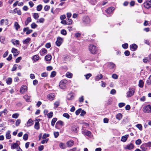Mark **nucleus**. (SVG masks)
Returning <instances> with one entry per match:
<instances>
[{
	"label": "nucleus",
	"instance_id": "1",
	"mask_svg": "<svg viewBox=\"0 0 151 151\" xmlns=\"http://www.w3.org/2000/svg\"><path fill=\"white\" fill-rule=\"evenodd\" d=\"M91 22V19L88 16H84L82 19V23L84 26L88 25Z\"/></svg>",
	"mask_w": 151,
	"mask_h": 151
},
{
	"label": "nucleus",
	"instance_id": "2",
	"mask_svg": "<svg viewBox=\"0 0 151 151\" xmlns=\"http://www.w3.org/2000/svg\"><path fill=\"white\" fill-rule=\"evenodd\" d=\"M88 50L91 53L95 54L97 52V48L96 46L93 45H90L88 46Z\"/></svg>",
	"mask_w": 151,
	"mask_h": 151
},
{
	"label": "nucleus",
	"instance_id": "3",
	"mask_svg": "<svg viewBox=\"0 0 151 151\" xmlns=\"http://www.w3.org/2000/svg\"><path fill=\"white\" fill-rule=\"evenodd\" d=\"M135 92V89L134 88H129L128 91L127 93V97H130L133 96Z\"/></svg>",
	"mask_w": 151,
	"mask_h": 151
},
{
	"label": "nucleus",
	"instance_id": "4",
	"mask_svg": "<svg viewBox=\"0 0 151 151\" xmlns=\"http://www.w3.org/2000/svg\"><path fill=\"white\" fill-rule=\"evenodd\" d=\"M67 81L66 80H63L61 81L59 83V86L62 89H64L66 87V85Z\"/></svg>",
	"mask_w": 151,
	"mask_h": 151
},
{
	"label": "nucleus",
	"instance_id": "5",
	"mask_svg": "<svg viewBox=\"0 0 151 151\" xmlns=\"http://www.w3.org/2000/svg\"><path fill=\"white\" fill-rule=\"evenodd\" d=\"M143 111L145 113H151V106L150 105L143 107Z\"/></svg>",
	"mask_w": 151,
	"mask_h": 151
},
{
	"label": "nucleus",
	"instance_id": "6",
	"mask_svg": "<svg viewBox=\"0 0 151 151\" xmlns=\"http://www.w3.org/2000/svg\"><path fill=\"white\" fill-rule=\"evenodd\" d=\"M63 42V39L58 36L57 37L55 43L57 46L59 47L60 46Z\"/></svg>",
	"mask_w": 151,
	"mask_h": 151
},
{
	"label": "nucleus",
	"instance_id": "7",
	"mask_svg": "<svg viewBox=\"0 0 151 151\" xmlns=\"http://www.w3.org/2000/svg\"><path fill=\"white\" fill-rule=\"evenodd\" d=\"M144 7L147 9L151 7V0H147L144 3Z\"/></svg>",
	"mask_w": 151,
	"mask_h": 151
},
{
	"label": "nucleus",
	"instance_id": "8",
	"mask_svg": "<svg viewBox=\"0 0 151 151\" xmlns=\"http://www.w3.org/2000/svg\"><path fill=\"white\" fill-rule=\"evenodd\" d=\"M27 90V87L26 86H22L21 88L20 92L21 93H24Z\"/></svg>",
	"mask_w": 151,
	"mask_h": 151
},
{
	"label": "nucleus",
	"instance_id": "9",
	"mask_svg": "<svg viewBox=\"0 0 151 151\" xmlns=\"http://www.w3.org/2000/svg\"><path fill=\"white\" fill-rule=\"evenodd\" d=\"M55 94L53 93H50L47 96V98L50 101L53 100L55 98Z\"/></svg>",
	"mask_w": 151,
	"mask_h": 151
},
{
	"label": "nucleus",
	"instance_id": "10",
	"mask_svg": "<svg viewBox=\"0 0 151 151\" xmlns=\"http://www.w3.org/2000/svg\"><path fill=\"white\" fill-rule=\"evenodd\" d=\"M33 30L32 29H29L28 27L25 28L23 29L24 32H26V34L28 35L32 32Z\"/></svg>",
	"mask_w": 151,
	"mask_h": 151
},
{
	"label": "nucleus",
	"instance_id": "11",
	"mask_svg": "<svg viewBox=\"0 0 151 151\" xmlns=\"http://www.w3.org/2000/svg\"><path fill=\"white\" fill-rule=\"evenodd\" d=\"M33 121L31 119H30L28 120L27 122L26 126L27 127H29L32 126L33 124Z\"/></svg>",
	"mask_w": 151,
	"mask_h": 151
},
{
	"label": "nucleus",
	"instance_id": "12",
	"mask_svg": "<svg viewBox=\"0 0 151 151\" xmlns=\"http://www.w3.org/2000/svg\"><path fill=\"white\" fill-rule=\"evenodd\" d=\"M0 24L1 25L4 24L5 25L8 24V21L7 19H2L1 20Z\"/></svg>",
	"mask_w": 151,
	"mask_h": 151
},
{
	"label": "nucleus",
	"instance_id": "13",
	"mask_svg": "<svg viewBox=\"0 0 151 151\" xmlns=\"http://www.w3.org/2000/svg\"><path fill=\"white\" fill-rule=\"evenodd\" d=\"M130 49L132 51H135L137 47V45L135 44H133L130 46Z\"/></svg>",
	"mask_w": 151,
	"mask_h": 151
},
{
	"label": "nucleus",
	"instance_id": "14",
	"mask_svg": "<svg viewBox=\"0 0 151 151\" xmlns=\"http://www.w3.org/2000/svg\"><path fill=\"white\" fill-rule=\"evenodd\" d=\"M12 52L13 53L14 56H17L19 54V52L16 49L13 48L12 50Z\"/></svg>",
	"mask_w": 151,
	"mask_h": 151
},
{
	"label": "nucleus",
	"instance_id": "15",
	"mask_svg": "<svg viewBox=\"0 0 151 151\" xmlns=\"http://www.w3.org/2000/svg\"><path fill=\"white\" fill-rule=\"evenodd\" d=\"M47 50L45 48H43L40 51V54L41 55L43 56L47 53Z\"/></svg>",
	"mask_w": 151,
	"mask_h": 151
},
{
	"label": "nucleus",
	"instance_id": "16",
	"mask_svg": "<svg viewBox=\"0 0 151 151\" xmlns=\"http://www.w3.org/2000/svg\"><path fill=\"white\" fill-rule=\"evenodd\" d=\"M114 10V7H110L108 8L107 10H106V12L108 14L111 13L113 12Z\"/></svg>",
	"mask_w": 151,
	"mask_h": 151
},
{
	"label": "nucleus",
	"instance_id": "17",
	"mask_svg": "<svg viewBox=\"0 0 151 151\" xmlns=\"http://www.w3.org/2000/svg\"><path fill=\"white\" fill-rule=\"evenodd\" d=\"M108 66L109 68L110 69H113L116 67L115 64L112 63H108Z\"/></svg>",
	"mask_w": 151,
	"mask_h": 151
},
{
	"label": "nucleus",
	"instance_id": "18",
	"mask_svg": "<svg viewBox=\"0 0 151 151\" xmlns=\"http://www.w3.org/2000/svg\"><path fill=\"white\" fill-rule=\"evenodd\" d=\"M140 148L143 151H147V147L146 146V145L144 144L140 146Z\"/></svg>",
	"mask_w": 151,
	"mask_h": 151
},
{
	"label": "nucleus",
	"instance_id": "19",
	"mask_svg": "<svg viewBox=\"0 0 151 151\" xmlns=\"http://www.w3.org/2000/svg\"><path fill=\"white\" fill-rule=\"evenodd\" d=\"M134 146L132 143H130L129 145H128L125 148L126 149H128V150H131L133 149L134 147Z\"/></svg>",
	"mask_w": 151,
	"mask_h": 151
},
{
	"label": "nucleus",
	"instance_id": "20",
	"mask_svg": "<svg viewBox=\"0 0 151 151\" xmlns=\"http://www.w3.org/2000/svg\"><path fill=\"white\" fill-rule=\"evenodd\" d=\"M129 135L127 134L124 136H123L121 138V140L123 142H124L126 141L128 137H129Z\"/></svg>",
	"mask_w": 151,
	"mask_h": 151
},
{
	"label": "nucleus",
	"instance_id": "21",
	"mask_svg": "<svg viewBox=\"0 0 151 151\" xmlns=\"http://www.w3.org/2000/svg\"><path fill=\"white\" fill-rule=\"evenodd\" d=\"M39 59V57L37 55H35L33 56L32 59L34 62H36Z\"/></svg>",
	"mask_w": 151,
	"mask_h": 151
},
{
	"label": "nucleus",
	"instance_id": "22",
	"mask_svg": "<svg viewBox=\"0 0 151 151\" xmlns=\"http://www.w3.org/2000/svg\"><path fill=\"white\" fill-rule=\"evenodd\" d=\"M74 142V141L73 140H69L67 143V145L68 147H71L73 145Z\"/></svg>",
	"mask_w": 151,
	"mask_h": 151
},
{
	"label": "nucleus",
	"instance_id": "23",
	"mask_svg": "<svg viewBox=\"0 0 151 151\" xmlns=\"http://www.w3.org/2000/svg\"><path fill=\"white\" fill-rule=\"evenodd\" d=\"M78 129V127L76 125H73L71 127L72 130L73 132H77Z\"/></svg>",
	"mask_w": 151,
	"mask_h": 151
},
{
	"label": "nucleus",
	"instance_id": "24",
	"mask_svg": "<svg viewBox=\"0 0 151 151\" xmlns=\"http://www.w3.org/2000/svg\"><path fill=\"white\" fill-rule=\"evenodd\" d=\"M31 40L30 38L28 37L22 41L23 43L24 44H28Z\"/></svg>",
	"mask_w": 151,
	"mask_h": 151
},
{
	"label": "nucleus",
	"instance_id": "25",
	"mask_svg": "<svg viewBox=\"0 0 151 151\" xmlns=\"http://www.w3.org/2000/svg\"><path fill=\"white\" fill-rule=\"evenodd\" d=\"M12 43L14 45H17L19 44V41L18 40H11Z\"/></svg>",
	"mask_w": 151,
	"mask_h": 151
},
{
	"label": "nucleus",
	"instance_id": "26",
	"mask_svg": "<svg viewBox=\"0 0 151 151\" xmlns=\"http://www.w3.org/2000/svg\"><path fill=\"white\" fill-rule=\"evenodd\" d=\"M19 146V145L17 143H15L11 145V148L12 149H15L16 148H17Z\"/></svg>",
	"mask_w": 151,
	"mask_h": 151
},
{
	"label": "nucleus",
	"instance_id": "27",
	"mask_svg": "<svg viewBox=\"0 0 151 151\" xmlns=\"http://www.w3.org/2000/svg\"><path fill=\"white\" fill-rule=\"evenodd\" d=\"M45 59L47 61H50L51 60L52 56L50 55H47L45 56Z\"/></svg>",
	"mask_w": 151,
	"mask_h": 151
},
{
	"label": "nucleus",
	"instance_id": "28",
	"mask_svg": "<svg viewBox=\"0 0 151 151\" xmlns=\"http://www.w3.org/2000/svg\"><path fill=\"white\" fill-rule=\"evenodd\" d=\"M11 132L10 131H8L6 134V138L8 139H9L11 138V135L10 134Z\"/></svg>",
	"mask_w": 151,
	"mask_h": 151
},
{
	"label": "nucleus",
	"instance_id": "29",
	"mask_svg": "<svg viewBox=\"0 0 151 151\" xmlns=\"http://www.w3.org/2000/svg\"><path fill=\"white\" fill-rule=\"evenodd\" d=\"M34 128L37 130H38L40 129V124L39 122H35L34 125Z\"/></svg>",
	"mask_w": 151,
	"mask_h": 151
},
{
	"label": "nucleus",
	"instance_id": "30",
	"mask_svg": "<svg viewBox=\"0 0 151 151\" xmlns=\"http://www.w3.org/2000/svg\"><path fill=\"white\" fill-rule=\"evenodd\" d=\"M103 78V76L101 74H99L97 75L95 79V80L96 81H98L100 79H101Z\"/></svg>",
	"mask_w": 151,
	"mask_h": 151
},
{
	"label": "nucleus",
	"instance_id": "31",
	"mask_svg": "<svg viewBox=\"0 0 151 151\" xmlns=\"http://www.w3.org/2000/svg\"><path fill=\"white\" fill-rule=\"evenodd\" d=\"M24 98L25 99L27 102H30V96H29L28 95H26L24 96Z\"/></svg>",
	"mask_w": 151,
	"mask_h": 151
},
{
	"label": "nucleus",
	"instance_id": "32",
	"mask_svg": "<svg viewBox=\"0 0 151 151\" xmlns=\"http://www.w3.org/2000/svg\"><path fill=\"white\" fill-rule=\"evenodd\" d=\"M74 96L73 95L71 94H69L67 96V99L69 100H72L73 99Z\"/></svg>",
	"mask_w": 151,
	"mask_h": 151
},
{
	"label": "nucleus",
	"instance_id": "33",
	"mask_svg": "<svg viewBox=\"0 0 151 151\" xmlns=\"http://www.w3.org/2000/svg\"><path fill=\"white\" fill-rule=\"evenodd\" d=\"M144 82L142 80H140L139 82V86L140 88H142L144 86Z\"/></svg>",
	"mask_w": 151,
	"mask_h": 151
},
{
	"label": "nucleus",
	"instance_id": "34",
	"mask_svg": "<svg viewBox=\"0 0 151 151\" xmlns=\"http://www.w3.org/2000/svg\"><path fill=\"white\" fill-rule=\"evenodd\" d=\"M32 21V19H31V17H28L27 19V20H26V21H25V24L26 26L27 25H28V23L30 22H31Z\"/></svg>",
	"mask_w": 151,
	"mask_h": 151
},
{
	"label": "nucleus",
	"instance_id": "35",
	"mask_svg": "<svg viewBox=\"0 0 151 151\" xmlns=\"http://www.w3.org/2000/svg\"><path fill=\"white\" fill-rule=\"evenodd\" d=\"M151 57H150V56L148 58L147 57L145 58L143 60V62L144 63H146L149 62V60L151 59Z\"/></svg>",
	"mask_w": 151,
	"mask_h": 151
},
{
	"label": "nucleus",
	"instance_id": "36",
	"mask_svg": "<svg viewBox=\"0 0 151 151\" xmlns=\"http://www.w3.org/2000/svg\"><path fill=\"white\" fill-rule=\"evenodd\" d=\"M72 74L69 72H67L66 74V76L69 78H71L72 77Z\"/></svg>",
	"mask_w": 151,
	"mask_h": 151
},
{
	"label": "nucleus",
	"instance_id": "37",
	"mask_svg": "<svg viewBox=\"0 0 151 151\" xmlns=\"http://www.w3.org/2000/svg\"><path fill=\"white\" fill-rule=\"evenodd\" d=\"M122 114L121 113H119L116 115V118L117 119L120 120L122 118Z\"/></svg>",
	"mask_w": 151,
	"mask_h": 151
},
{
	"label": "nucleus",
	"instance_id": "38",
	"mask_svg": "<svg viewBox=\"0 0 151 151\" xmlns=\"http://www.w3.org/2000/svg\"><path fill=\"white\" fill-rule=\"evenodd\" d=\"M60 102L59 101H55L54 103V108H57L59 105Z\"/></svg>",
	"mask_w": 151,
	"mask_h": 151
},
{
	"label": "nucleus",
	"instance_id": "39",
	"mask_svg": "<svg viewBox=\"0 0 151 151\" xmlns=\"http://www.w3.org/2000/svg\"><path fill=\"white\" fill-rule=\"evenodd\" d=\"M45 21V19L43 18H41L37 20V23H43Z\"/></svg>",
	"mask_w": 151,
	"mask_h": 151
},
{
	"label": "nucleus",
	"instance_id": "40",
	"mask_svg": "<svg viewBox=\"0 0 151 151\" xmlns=\"http://www.w3.org/2000/svg\"><path fill=\"white\" fill-rule=\"evenodd\" d=\"M12 78H7L6 80V83L8 84H10L12 82Z\"/></svg>",
	"mask_w": 151,
	"mask_h": 151
},
{
	"label": "nucleus",
	"instance_id": "41",
	"mask_svg": "<svg viewBox=\"0 0 151 151\" xmlns=\"http://www.w3.org/2000/svg\"><path fill=\"white\" fill-rule=\"evenodd\" d=\"M60 33L64 36L66 35L67 34L66 31L64 29L61 30L60 31Z\"/></svg>",
	"mask_w": 151,
	"mask_h": 151
},
{
	"label": "nucleus",
	"instance_id": "42",
	"mask_svg": "<svg viewBox=\"0 0 151 151\" xmlns=\"http://www.w3.org/2000/svg\"><path fill=\"white\" fill-rule=\"evenodd\" d=\"M73 21L70 19L68 18L67 20V24L70 25L72 24Z\"/></svg>",
	"mask_w": 151,
	"mask_h": 151
},
{
	"label": "nucleus",
	"instance_id": "43",
	"mask_svg": "<svg viewBox=\"0 0 151 151\" xmlns=\"http://www.w3.org/2000/svg\"><path fill=\"white\" fill-rule=\"evenodd\" d=\"M57 119L56 118H54L51 121V125L53 126L54 125L55 122L57 121Z\"/></svg>",
	"mask_w": 151,
	"mask_h": 151
},
{
	"label": "nucleus",
	"instance_id": "44",
	"mask_svg": "<svg viewBox=\"0 0 151 151\" xmlns=\"http://www.w3.org/2000/svg\"><path fill=\"white\" fill-rule=\"evenodd\" d=\"M42 6L41 4H40L38 5L37 7V10L38 11H41L42 9Z\"/></svg>",
	"mask_w": 151,
	"mask_h": 151
},
{
	"label": "nucleus",
	"instance_id": "45",
	"mask_svg": "<svg viewBox=\"0 0 151 151\" xmlns=\"http://www.w3.org/2000/svg\"><path fill=\"white\" fill-rule=\"evenodd\" d=\"M19 116V114L18 113H15L13 114L12 115V117L13 118H15V119H17L18 118Z\"/></svg>",
	"mask_w": 151,
	"mask_h": 151
},
{
	"label": "nucleus",
	"instance_id": "46",
	"mask_svg": "<svg viewBox=\"0 0 151 151\" xmlns=\"http://www.w3.org/2000/svg\"><path fill=\"white\" fill-rule=\"evenodd\" d=\"M37 26V25L34 22L32 23L31 25V27L32 29H35L36 28Z\"/></svg>",
	"mask_w": 151,
	"mask_h": 151
},
{
	"label": "nucleus",
	"instance_id": "47",
	"mask_svg": "<svg viewBox=\"0 0 151 151\" xmlns=\"http://www.w3.org/2000/svg\"><path fill=\"white\" fill-rule=\"evenodd\" d=\"M59 146L61 149H65L66 148L65 145L63 143H61L59 144Z\"/></svg>",
	"mask_w": 151,
	"mask_h": 151
},
{
	"label": "nucleus",
	"instance_id": "48",
	"mask_svg": "<svg viewBox=\"0 0 151 151\" xmlns=\"http://www.w3.org/2000/svg\"><path fill=\"white\" fill-rule=\"evenodd\" d=\"M14 26L16 29L17 30L20 27L19 25L18 24L17 22H15L14 23Z\"/></svg>",
	"mask_w": 151,
	"mask_h": 151
},
{
	"label": "nucleus",
	"instance_id": "49",
	"mask_svg": "<svg viewBox=\"0 0 151 151\" xmlns=\"http://www.w3.org/2000/svg\"><path fill=\"white\" fill-rule=\"evenodd\" d=\"M112 77L114 79H116L118 78V76L116 74H113L112 75Z\"/></svg>",
	"mask_w": 151,
	"mask_h": 151
},
{
	"label": "nucleus",
	"instance_id": "50",
	"mask_svg": "<svg viewBox=\"0 0 151 151\" xmlns=\"http://www.w3.org/2000/svg\"><path fill=\"white\" fill-rule=\"evenodd\" d=\"M21 120L20 119H18L15 122V125L16 126H18L19 124L21 123Z\"/></svg>",
	"mask_w": 151,
	"mask_h": 151
},
{
	"label": "nucleus",
	"instance_id": "51",
	"mask_svg": "<svg viewBox=\"0 0 151 151\" xmlns=\"http://www.w3.org/2000/svg\"><path fill=\"white\" fill-rule=\"evenodd\" d=\"M33 17L34 19H36L38 18L39 16L38 14L37 13H34L33 14Z\"/></svg>",
	"mask_w": 151,
	"mask_h": 151
},
{
	"label": "nucleus",
	"instance_id": "52",
	"mask_svg": "<svg viewBox=\"0 0 151 151\" xmlns=\"http://www.w3.org/2000/svg\"><path fill=\"white\" fill-rule=\"evenodd\" d=\"M50 7L49 6L46 5L44 7V9L45 11H48L50 9Z\"/></svg>",
	"mask_w": 151,
	"mask_h": 151
},
{
	"label": "nucleus",
	"instance_id": "53",
	"mask_svg": "<svg viewBox=\"0 0 151 151\" xmlns=\"http://www.w3.org/2000/svg\"><path fill=\"white\" fill-rule=\"evenodd\" d=\"M141 143L142 141L140 139H138L135 141V143L137 145H139Z\"/></svg>",
	"mask_w": 151,
	"mask_h": 151
},
{
	"label": "nucleus",
	"instance_id": "54",
	"mask_svg": "<svg viewBox=\"0 0 151 151\" xmlns=\"http://www.w3.org/2000/svg\"><path fill=\"white\" fill-rule=\"evenodd\" d=\"M28 138V135L27 134H25L23 136V139L24 140H27Z\"/></svg>",
	"mask_w": 151,
	"mask_h": 151
},
{
	"label": "nucleus",
	"instance_id": "55",
	"mask_svg": "<svg viewBox=\"0 0 151 151\" xmlns=\"http://www.w3.org/2000/svg\"><path fill=\"white\" fill-rule=\"evenodd\" d=\"M5 40V37L4 36H1L0 37V41L2 43H4Z\"/></svg>",
	"mask_w": 151,
	"mask_h": 151
},
{
	"label": "nucleus",
	"instance_id": "56",
	"mask_svg": "<svg viewBox=\"0 0 151 151\" xmlns=\"http://www.w3.org/2000/svg\"><path fill=\"white\" fill-rule=\"evenodd\" d=\"M92 76V75L91 73H88L86 75H85V76L86 77V79H88L90 77Z\"/></svg>",
	"mask_w": 151,
	"mask_h": 151
},
{
	"label": "nucleus",
	"instance_id": "57",
	"mask_svg": "<svg viewBox=\"0 0 151 151\" xmlns=\"http://www.w3.org/2000/svg\"><path fill=\"white\" fill-rule=\"evenodd\" d=\"M63 116L64 117H66V118H67V119H69L70 118L69 115V114H68L67 113H65L63 114Z\"/></svg>",
	"mask_w": 151,
	"mask_h": 151
},
{
	"label": "nucleus",
	"instance_id": "58",
	"mask_svg": "<svg viewBox=\"0 0 151 151\" xmlns=\"http://www.w3.org/2000/svg\"><path fill=\"white\" fill-rule=\"evenodd\" d=\"M136 127L140 130H142V126L141 124L136 125Z\"/></svg>",
	"mask_w": 151,
	"mask_h": 151
},
{
	"label": "nucleus",
	"instance_id": "59",
	"mask_svg": "<svg viewBox=\"0 0 151 151\" xmlns=\"http://www.w3.org/2000/svg\"><path fill=\"white\" fill-rule=\"evenodd\" d=\"M149 80H147V83L148 84L150 85L151 84V75L149 77Z\"/></svg>",
	"mask_w": 151,
	"mask_h": 151
},
{
	"label": "nucleus",
	"instance_id": "60",
	"mask_svg": "<svg viewBox=\"0 0 151 151\" xmlns=\"http://www.w3.org/2000/svg\"><path fill=\"white\" fill-rule=\"evenodd\" d=\"M125 105V104L124 103H120L118 104L120 108L124 106Z\"/></svg>",
	"mask_w": 151,
	"mask_h": 151
},
{
	"label": "nucleus",
	"instance_id": "61",
	"mask_svg": "<svg viewBox=\"0 0 151 151\" xmlns=\"http://www.w3.org/2000/svg\"><path fill=\"white\" fill-rule=\"evenodd\" d=\"M56 74V72L55 71H53L51 73L50 77L52 78L54 77L55 76Z\"/></svg>",
	"mask_w": 151,
	"mask_h": 151
},
{
	"label": "nucleus",
	"instance_id": "62",
	"mask_svg": "<svg viewBox=\"0 0 151 151\" xmlns=\"http://www.w3.org/2000/svg\"><path fill=\"white\" fill-rule=\"evenodd\" d=\"M53 115L52 112H51L47 114V116L49 118H50L52 117Z\"/></svg>",
	"mask_w": 151,
	"mask_h": 151
},
{
	"label": "nucleus",
	"instance_id": "63",
	"mask_svg": "<svg viewBox=\"0 0 151 151\" xmlns=\"http://www.w3.org/2000/svg\"><path fill=\"white\" fill-rule=\"evenodd\" d=\"M22 57H18L16 59L15 62L16 63H19Z\"/></svg>",
	"mask_w": 151,
	"mask_h": 151
},
{
	"label": "nucleus",
	"instance_id": "64",
	"mask_svg": "<svg viewBox=\"0 0 151 151\" xmlns=\"http://www.w3.org/2000/svg\"><path fill=\"white\" fill-rule=\"evenodd\" d=\"M145 144H146L147 147H151V142H149L147 143H145Z\"/></svg>",
	"mask_w": 151,
	"mask_h": 151
}]
</instances>
